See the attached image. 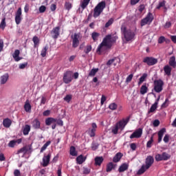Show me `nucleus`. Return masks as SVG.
Listing matches in <instances>:
<instances>
[{
    "instance_id": "f257e3e1",
    "label": "nucleus",
    "mask_w": 176,
    "mask_h": 176,
    "mask_svg": "<svg viewBox=\"0 0 176 176\" xmlns=\"http://www.w3.org/2000/svg\"><path fill=\"white\" fill-rule=\"evenodd\" d=\"M130 122V116L127 117L126 119H122V120L118 122L113 126L111 127V133L113 134H118L119 130H124V127L127 125V123Z\"/></svg>"
},
{
    "instance_id": "f03ea898",
    "label": "nucleus",
    "mask_w": 176,
    "mask_h": 176,
    "mask_svg": "<svg viewBox=\"0 0 176 176\" xmlns=\"http://www.w3.org/2000/svg\"><path fill=\"white\" fill-rule=\"evenodd\" d=\"M121 33L122 36H124V41L126 42H130L134 39L135 36V32H133L131 29H127L125 25L121 26Z\"/></svg>"
},
{
    "instance_id": "7ed1b4c3",
    "label": "nucleus",
    "mask_w": 176,
    "mask_h": 176,
    "mask_svg": "<svg viewBox=\"0 0 176 176\" xmlns=\"http://www.w3.org/2000/svg\"><path fill=\"white\" fill-rule=\"evenodd\" d=\"M155 162V159L149 155L146 158L145 165H142V167L138 170L137 174L138 175H142L146 170H149L152 167V164Z\"/></svg>"
},
{
    "instance_id": "20e7f679",
    "label": "nucleus",
    "mask_w": 176,
    "mask_h": 176,
    "mask_svg": "<svg viewBox=\"0 0 176 176\" xmlns=\"http://www.w3.org/2000/svg\"><path fill=\"white\" fill-rule=\"evenodd\" d=\"M107 8V3L105 1H100L94 9V17L97 19L101 14L102 12H104V9Z\"/></svg>"
},
{
    "instance_id": "39448f33",
    "label": "nucleus",
    "mask_w": 176,
    "mask_h": 176,
    "mask_svg": "<svg viewBox=\"0 0 176 176\" xmlns=\"http://www.w3.org/2000/svg\"><path fill=\"white\" fill-rule=\"evenodd\" d=\"M153 85V90L155 93H162L163 91V86H164V82L162 79L155 80Z\"/></svg>"
},
{
    "instance_id": "423d86ee",
    "label": "nucleus",
    "mask_w": 176,
    "mask_h": 176,
    "mask_svg": "<svg viewBox=\"0 0 176 176\" xmlns=\"http://www.w3.org/2000/svg\"><path fill=\"white\" fill-rule=\"evenodd\" d=\"M111 47H112V44L107 42H106V44H104L103 40L98 47L96 52L98 53V54H101L103 52H105L107 49H111Z\"/></svg>"
},
{
    "instance_id": "0eeeda50",
    "label": "nucleus",
    "mask_w": 176,
    "mask_h": 176,
    "mask_svg": "<svg viewBox=\"0 0 176 176\" xmlns=\"http://www.w3.org/2000/svg\"><path fill=\"white\" fill-rule=\"evenodd\" d=\"M118 36L116 35H107L104 38H103V43L104 45H107V43H111V45H112V43H115L116 42V41H118Z\"/></svg>"
},
{
    "instance_id": "6e6552de",
    "label": "nucleus",
    "mask_w": 176,
    "mask_h": 176,
    "mask_svg": "<svg viewBox=\"0 0 176 176\" xmlns=\"http://www.w3.org/2000/svg\"><path fill=\"white\" fill-rule=\"evenodd\" d=\"M143 63L148 65L149 67H151L152 65L157 64V58L152 56H146L143 59Z\"/></svg>"
},
{
    "instance_id": "1a4fd4ad",
    "label": "nucleus",
    "mask_w": 176,
    "mask_h": 176,
    "mask_svg": "<svg viewBox=\"0 0 176 176\" xmlns=\"http://www.w3.org/2000/svg\"><path fill=\"white\" fill-rule=\"evenodd\" d=\"M63 82L66 85L72 82V72L67 71L63 74Z\"/></svg>"
},
{
    "instance_id": "9d476101",
    "label": "nucleus",
    "mask_w": 176,
    "mask_h": 176,
    "mask_svg": "<svg viewBox=\"0 0 176 176\" xmlns=\"http://www.w3.org/2000/svg\"><path fill=\"white\" fill-rule=\"evenodd\" d=\"M141 137H142V129L139 128L129 136V138L133 140L134 138H141Z\"/></svg>"
},
{
    "instance_id": "9b49d317",
    "label": "nucleus",
    "mask_w": 176,
    "mask_h": 176,
    "mask_svg": "<svg viewBox=\"0 0 176 176\" xmlns=\"http://www.w3.org/2000/svg\"><path fill=\"white\" fill-rule=\"evenodd\" d=\"M72 47L76 49L79 46V34L75 33L74 36H72Z\"/></svg>"
},
{
    "instance_id": "f8f14e48",
    "label": "nucleus",
    "mask_w": 176,
    "mask_h": 176,
    "mask_svg": "<svg viewBox=\"0 0 176 176\" xmlns=\"http://www.w3.org/2000/svg\"><path fill=\"white\" fill-rule=\"evenodd\" d=\"M96 131H97V124H96V122H93L91 124V129H89L88 130L89 137H96Z\"/></svg>"
},
{
    "instance_id": "ddd939ff",
    "label": "nucleus",
    "mask_w": 176,
    "mask_h": 176,
    "mask_svg": "<svg viewBox=\"0 0 176 176\" xmlns=\"http://www.w3.org/2000/svg\"><path fill=\"white\" fill-rule=\"evenodd\" d=\"M32 148L30 146H25L17 151V154L19 155L20 153H23L24 155H25L27 153H31L32 152Z\"/></svg>"
},
{
    "instance_id": "4468645a",
    "label": "nucleus",
    "mask_w": 176,
    "mask_h": 176,
    "mask_svg": "<svg viewBox=\"0 0 176 176\" xmlns=\"http://www.w3.org/2000/svg\"><path fill=\"white\" fill-rule=\"evenodd\" d=\"M50 157H52V153H49L47 155H44L43 157V167H47L50 163Z\"/></svg>"
},
{
    "instance_id": "2eb2a0df",
    "label": "nucleus",
    "mask_w": 176,
    "mask_h": 176,
    "mask_svg": "<svg viewBox=\"0 0 176 176\" xmlns=\"http://www.w3.org/2000/svg\"><path fill=\"white\" fill-rule=\"evenodd\" d=\"M52 38L53 39H57L60 36V27H56L51 31Z\"/></svg>"
},
{
    "instance_id": "dca6fc26",
    "label": "nucleus",
    "mask_w": 176,
    "mask_h": 176,
    "mask_svg": "<svg viewBox=\"0 0 176 176\" xmlns=\"http://www.w3.org/2000/svg\"><path fill=\"white\" fill-rule=\"evenodd\" d=\"M21 8H18L16 14H15V23L17 25H19V24H20V23H21Z\"/></svg>"
},
{
    "instance_id": "f3484780",
    "label": "nucleus",
    "mask_w": 176,
    "mask_h": 176,
    "mask_svg": "<svg viewBox=\"0 0 176 176\" xmlns=\"http://www.w3.org/2000/svg\"><path fill=\"white\" fill-rule=\"evenodd\" d=\"M32 127L35 130H39L41 129V121L38 118L34 119L32 122Z\"/></svg>"
},
{
    "instance_id": "a211bd4d",
    "label": "nucleus",
    "mask_w": 176,
    "mask_h": 176,
    "mask_svg": "<svg viewBox=\"0 0 176 176\" xmlns=\"http://www.w3.org/2000/svg\"><path fill=\"white\" fill-rule=\"evenodd\" d=\"M3 127H6V129H9V127H10V126H12V120H10V118H5L3 120Z\"/></svg>"
},
{
    "instance_id": "6ab92c4d",
    "label": "nucleus",
    "mask_w": 176,
    "mask_h": 176,
    "mask_svg": "<svg viewBox=\"0 0 176 176\" xmlns=\"http://www.w3.org/2000/svg\"><path fill=\"white\" fill-rule=\"evenodd\" d=\"M86 157H84L83 155H80L76 157L77 164H83L86 162Z\"/></svg>"
},
{
    "instance_id": "aec40b11",
    "label": "nucleus",
    "mask_w": 176,
    "mask_h": 176,
    "mask_svg": "<svg viewBox=\"0 0 176 176\" xmlns=\"http://www.w3.org/2000/svg\"><path fill=\"white\" fill-rule=\"evenodd\" d=\"M116 168V164H114L113 162H109L107 164L106 171L107 173H111L112 170H115Z\"/></svg>"
},
{
    "instance_id": "412c9836",
    "label": "nucleus",
    "mask_w": 176,
    "mask_h": 176,
    "mask_svg": "<svg viewBox=\"0 0 176 176\" xmlns=\"http://www.w3.org/2000/svg\"><path fill=\"white\" fill-rule=\"evenodd\" d=\"M122 157H123V153H117L113 158V163H118V162H120V159H122Z\"/></svg>"
},
{
    "instance_id": "4be33fe9",
    "label": "nucleus",
    "mask_w": 176,
    "mask_h": 176,
    "mask_svg": "<svg viewBox=\"0 0 176 176\" xmlns=\"http://www.w3.org/2000/svg\"><path fill=\"white\" fill-rule=\"evenodd\" d=\"M19 56H20V50H16L14 51V54H12V57L16 62L20 61V60H21L23 58Z\"/></svg>"
},
{
    "instance_id": "5701e85b",
    "label": "nucleus",
    "mask_w": 176,
    "mask_h": 176,
    "mask_svg": "<svg viewBox=\"0 0 176 176\" xmlns=\"http://www.w3.org/2000/svg\"><path fill=\"white\" fill-rule=\"evenodd\" d=\"M21 139H18L16 140H11L10 141V142L8 143V146L10 148H14V146H16V144H21Z\"/></svg>"
},
{
    "instance_id": "b1692460",
    "label": "nucleus",
    "mask_w": 176,
    "mask_h": 176,
    "mask_svg": "<svg viewBox=\"0 0 176 176\" xmlns=\"http://www.w3.org/2000/svg\"><path fill=\"white\" fill-rule=\"evenodd\" d=\"M22 131L23 135H28V134H30V131H31V126L29 124H25L23 128Z\"/></svg>"
},
{
    "instance_id": "393cba45",
    "label": "nucleus",
    "mask_w": 176,
    "mask_h": 176,
    "mask_svg": "<svg viewBox=\"0 0 176 176\" xmlns=\"http://www.w3.org/2000/svg\"><path fill=\"white\" fill-rule=\"evenodd\" d=\"M9 79V74L6 73L1 76L0 83L1 85H5Z\"/></svg>"
},
{
    "instance_id": "a878e982",
    "label": "nucleus",
    "mask_w": 176,
    "mask_h": 176,
    "mask_svg": "<svg viewBox=\"0 0 176 176\" xmlns=\"http://www.w3.org/2000/svg\"><path fill=\"white\" fill-rule=\"evenodd\" d=\"M95 166H101L104 162V157H96L94 159Z\"/></svg>"
},
{
    "instance_id": "bb28decb",
    "label": "nucleus",
    "mask_w": 176,
    "mask_h": 176,
    "mask_svg": "<svg viewBox=\"0 0 176 176\" xmlns=\"http://www.w3.org/2000/svg\"><path fill=\"white\" fill-rule=\"evenodd\" d=\"M164 133H166V128H162L158 132V142H162V140L163 139V135H164Z\"/></svg>"
},
{
    "instance_id": "cd10ccee",
    "label": "nucleus",
    "mask_w": 176,
    "mask_h": 176,
    "mask_svg": "<svg viewBox=\"0 0 176 176\" xmlns=\"http://www.w3.org/2000/svg\"><path fill=\"white\" fill-rule=\"evenodd\" d=\"M57 122V119H55L54 118H47L45 120V124L46 126H50V124H53L54 123H56Z\"/></svg>"
},
{
    "instance_id": "c85d7f7f",
    "label": "nucleus",
    "mask_w": 176,
    "mask_h": 176,
    "mask_svg": "<svg viewBox=\"0 0 176 176\" xmlns=\"http://www.w3.org/2000/svg\"><path fill=\"white\" fill-rule=\"evenodd\" d=\"M129 170V164L124 163L118 168L119 173H124V171Z\"/></svg>"
},
{
    "instance_id": "c756f323",
    "label": "nucleus",
    "mask_w": 176,
    "mask_h": 176,
    "mask_svg": "<svg viewBox=\"0 0 176 176\" xmlns=\"http://www.w3.org/2000/svg\"><path fill=\"white\" fill-rule=\"evenodd\" d=\"M31 104H30V100H27L25 102V105H24V109L25 111V112H28L29 113H30L31 112Z\"/></svg>"
},
{
    "instance_id": "7c9ffc66",
    "label": "nucleus",
    "mask_w": 176,
    "mask_h": 176,
    "mask_svg": "<svg viewBox=\"0 0 176 176\" xmlns=\"http://www.w3.org/2000/svg\"><path fill=\"white\" fill-rule=\"evenodd\" d=\"M164 71L167 76H170L171 75L172 69L171 67H170L168 65L164 67Z\"/></svg>"
},
{
    "instance_id": "2f4dec72",
    "label": "nucleus",
    "mask_w": 176,
    "mask_h": 176,
    "mask_svg": "<svg viewBox=\"0 0 176 176\" xmlns=\"http://www.w3.org/2000/svg\"><path fill=\"white\" fill-rule=\"evenodd\" d=\"M168 64L170 67H173V68H175L176 61H175V56H171L170 58Z\"/></svg>"
},
{
    "instance_id": "473e14b6",
    "label": "nucleus",
    "mask_w": 176,
    "mask_h": 176,
    "mask_svg": "<svg viewBox=\"0 0 176 176\" xmlns=\"http://www.w3.org/2000/svg\"><path fill=\"white\" fill-rule=\"evenodd\" d=\"M146 78H148V74L145 73L143 74L139 79V82L138 83V86H141V85H142V82H145V79H146Z\"/></svg>"
},
{
    "instance_id": "72a5a7b5",
    "label": "nucleus",
    "mask_w": 176,
    "mask_h": 176,
    "mask_svg": "<svg viewBox=\"0 0 176 176\" xmlns=\"http://www.w3.org/2000/svg\"><path fill=\"white\" fill-rule=\"evenodd\" d=\"M100 33L97 32H94L91 34V38L94 41V42H97V41H98V38H100Z\"/></svg>"
},
{
    "instance_id": "f704fd0d",
    "label": "nucleus",
    "mask_w": 176,
    "mask_h": 176,
    "mask_svg": "<svg viewBox=\"0 0 176 176\" xmlns=\"http://www.w3.org/2000/svg\"><path fill=\"white\" fill-rule=\"evenodd\" d=\"M157 109V103H154L151 105L150 109L148 111V115L150 113H153Z\"/></svg>"
},
{
    "instance_id": "c9c22d12",
    "label": "nucleus",
    "mask_w": 176,
    "mask_h": 176,
    "mask_svg": "<svg viewBox=\"0 0 176 176\" xmlns=\"http://www.w3.org/2000/svg\"><path fill=\"white\" fill-rule=\"evenodd\" d=\"M148 93V87H146V84H144L141 87H140V94H146Z\"/></svg>"
},
{
    "instance_id": "e433bc0d",
    "label": "nucleus",
    "mask_w": 176,
    "mask_h": 176,
    "mask_svg": "<svg viewBox=\"0 0 176 176\" xmlns=\"http://www.w3.org/2000/svg\"><path fill=\"white\" fill-rule=\"evenodd\" d=\"M90 3V0H83L80 3V7L82 10H85V8H87V6Z\"/></svg>"
},
{
    "instance_id": "4c0bfd02",
    "label": "nucleus",
    "mask_w": 176,
    "mask_h": 176,
    "mask_svg": "<svg viewBox=\"0 0 176 176\" xmlns=\"http://www.w3.org/2000/svg\"><path fill=\"white\" fill-rule=\"evenodd\" d=\"M32 41L34 43V47H36L39 45V38L37 36H34L32 38Z\"/></svg>"
},
{
    "instance_id": "58836bf2",
    "label": "nucleus",
    "mask_w": 176,
    "mask_h": 176,
    "mask_svg": "<svg viewBox=\"0 0 176 176\" xmlns=\"http://www.w3.org/2000/svg\"><path fill=\"white\" fill-rule=\"evenodd\" d=\"M69 152H70V155L72 156H78V152L76 151V148H75V146H72L70 147Z\"/></svg>"
},
{
    "instance_id": "ea45409f",
    "label": "nucleus",
    "mask_w": 176,
    "mask_h": 176,
    "mask_svg": "<svg viewBox=\"0 0 176 176\" xmlns=\"http://www.w3.org/2000/svg\"><path fill=\"white\" fill-rule=\"evenodd\" d=\"M146 19L148 20V23H151L153 21L155 18L153 17V14L151 12H148L146 16Z\"/></svg>"
},
{
    "instance_id": "a19ab883",
    "label": "nucleus",
    "mask_w": 176,
    "mask_h": 176,
    "mask_svg": "<svg viewBox=\"0 0 176 176\" xmlns=\"http://www.w3.org/2000/svg\"><path fill=\"white\" fill-rule=\"evenodd\" d=\"M52 144L51 141H47L41 148V153H43L44 151H46L47 148Z\"/></svg>"
},
{
    "instance_id": "79ce46f5",
    "label": "nucleus",
    "mask_w": 176,
    "mask_h": 176,
    "mask_svg": "<svg viewBox=\"0 0 176 176\" xmlns=\"http://www.w3.org/2000/svg\"><path fill=\"white\" fill-rule=\"evenodd\" d=\"M65 9L69 12V10L72 9V3H71L69 1H66L65 3Z\"/></svg>"
},
{
    "instance_id": "37998d69",
    "label": "nucleus",
    "mask_w": 176,
    "mask_h": 176,
    "mask_svg": "<svg viewBox=\"0 0 176 176\" xmlns=\"http://www.w3.org/2000/svg\"><path fill=\"white\" fill-rule=\"evenodd\" d=\"M48 49H49V47H47V45L43 47V49L41 50V57H46V54L47 53Z\"/></svg>"
},
{
    "instance_id": "c03bdc74",
    "label": "nucleus",
    "mask_w": 176,
    "mask_h": 176,
    "mask_svg": "<svg viewBox=\"0 0 176 176\" xmlns=\"http://www.w3.org/2000/svg\"><path fill=\"white\" fill-rule=\"evenodd\" d=\"M162 160H168L170 157H171V155H170L168 153L164 152L162 153Z\"/></svg>"
},
{
    "instance_id": "a18cd8bd",
    "label": "nucleus",
    "mask_w": 176,
    "mask_h": 176,
    "mask_svg": "<svg viewBox=\"0 0 176 176\" xmlns=\"http://www.w3.org/2000/svg\"><path fill=\"white\" fill-rule=\"evenodd\" d=\"M168 105H170V100L168 98H166L164 102L161 105V108H167Z\"/></svg>"
},
{
    "instance_id": "49530a36",
    "label": "nucleus",
    "mask_w": 176,
    "mask_h": 176,
    "mask_svg": "<svg viewBox=\"0 0 176 176\" xmlns=\"http://www.w3.org/2000/svg\"><path fill=\"white\" fill-rule=\"evenodd\" d=\"M98 71V68L92 69L89 73V76H96V74H97Z\"/></svg>"
},
{
    "instance_id": "de8ad7c7",
    "label": "nucleus",
    "mask_w": 176,
    "mask_h": 176,
    "mask_svg": "<svg viewBox=\"0 0 176 176\" xmlns=\"http://www.w3.org/2000/svg\"><path fill=\"white\" fill-rule=\"evenodd\" d=\"M113 24V19L111 18L104 25L105 28H108L110 27V25H112Z\"/></svg>"
},
{
    "instance_id": "09e8293b",
    "label": "nucleus",
    "mask_w": 176,
    "mask_h": 176,
    "mask_svg": "<svg viewBox=\"0 0 176 176\" xmlns=\"http://www.w3.org/2000/svg\"><path fill=\"white\" fill-rule=\"evenodd\" d=\"M6 18L3 19L1 23H0V28H1V30H5V27H6Z\"/></svg>"
},
{
    "instance_id": "8fccbe9b",
    "label": "nucleus",
    "mask_w": 176,
    "mask_h": 176,
    "mask_svg": "<svg viewBox=\"0 0 176 176\" xmlns=\"http://www.w3.org/2000/svg\"><path fill=\"white\" fill-rule=\"evenodd\" d=\"M109 108L111 111H115L118 108V104H116V103H115V102L111 103V104H109Z\"/></svg>"
},
{
    "instance_id": "3c124183",
    "label": "nucleus",
    "mask_w": 176,
    "mask_h": 176,
    "mask_svg": "<svg viewBox=\"0 0 176 176\" xmlns=\"http://www.w3.org/2000/svg\"><path fill=\"white\" fill-rule=\"evenodd\" d=\"M99 145L100 144H98V143L92 142L91 146L92 151H97V149H98Z\"/></svg>"
},
{
    "instance_id": "603ef678",
    "label": "nucleus",
    "mask_w": 176,
    "mask_h": 176,
    "mask_svg": "<svg viewBox=\"0 0 176 176\" xmlns=\"http://www.w3.org/2000/svg\"><path fill=\"white\" fill-rule=\"evenodd\" d=\"M152 144H153V136H151L150 140L147 142L146 143L147 148H152Z\"/></svg>"
},
{
    "instance_id": "864d4df0",
    "label": "nucleus",
    "mask_w": 176,
    "mask_h": 176,
    "mask_svg": "<svg viewBox=\"0 0 176 176\" xmlns=\"http://www.w3.org/2000/svg\"><path fill=\"white\" fill-rule=\"evenodd\" d=\"M91 49H92L91 45H87L85 50H84L85 54H89V53H90Z\"/></svg>"
},
{
    "instance_id": "5fc2aeb1",
    "label": "nucleus",
    "mask_w": 176,
    "mask_h": 176,
    "mask_svg": "<svg viewBox=\"0 0 176 176\" xmlns=\"http://www.w3.org/2000/svg\"><path fill=\"white\" fill-rule=\"evenodd\" d=\"M133 76H134V75L133 74H129L126 78V83H130V82H131V80H133Z\"/></svg>"
},
{
    "instance_id": "6e6d98bb",
    "label": "nucleus",
    "mask_w": 176,
    "mask_h": 176,
    "mask_svg": "<svg viewBox=\"0 0 176 176\" xmlns=\"http://www.w3.org/2000/svg\"><path fill=\"white\" fill-rule=\"evenodd\" d=\"M64 101H66V102H70L71 100H72V95H67L64 98Z\"/></svg>"
},
{
    "instance_id": "4d7b16f0",
    "label": "nucleus",
    "mask_w": 176,
    "mask_h": 176,
    "mask_svg": "<svg viewBox=\"0 0 176 176\" xmlns=\"http://www.w3.org/2000/svg\"><path fill=\"white\" fill-rule=\"evenodd\" d=\"M155 160H156V162H162L163 160L162 155L157 154L155 155Z\"/></svg>"
},
{
    "instance_id": "13d9d810",
    "label": "nucleus",
    "mask_w": 176,
    "mask_h": 176,
    "mask_svg": "<svg viewBox=\"0 0 176 176\" xmlns=\"http://www.w3.org/2000/svg\"><path fill=\"white\" fill-rule=\"evenodd\" d=\"M148 23H149V21H148V19L145 17L141 21V26L144 27V25H146Z\"/></svg>"
},
{
    "instance_id": "bf43d9fd",
    "label": "nucleus",
    "mask_w": 176,
    "mask_h": 176,
    "mask_svg": "<svg viewBox=\"0 0 176 176\" xmlns=\"http://www.w3.org/2000/svg\"><path fill=\"white\" fill-rule=\"evenodd\" d=\"M38 10H39V13H45V12H46V6H40Z\"/></svg>"
},
{
    "instance_id": "052dcab7",
    "label": "nucleus",
    "mask_w": 176,
    "mask_h": 176,
    "mask_svg": "<svg viewBox=\"0 0 176 176\" xmlns=\"http://www.w3.org/2000/svg\"><path fill=\"white\" fill-rule=\"evenodd\" d=\"M166 41V37L161 36L159 38H158V43H163L164 42Z\"/></svg>"
},
{
    "instance_id": "680f3d73",
    "label": "nucleus",
    "mask_w": 176,
    "mask_h": 176,
    "mask_svg": "<svg viewBox=\"0 0 176 176\" xmlns=\"http://www.w3.org/2000/svg\"><path fill=\"white\" fill-rule=\"evenodd\" d=\"M168 141H170V135L166 134L165 135L164 138V142L167 144V142H168Z\"/></svg>"
},
{
    "instance_id": "e2e57ef3",
    "label": "nucleus",
    "mask_w": 176,
    "mask_h": 176,
    "mask_svg": "<svg viewBox=\"0 0 176 176\" xmlns=\"http://www.w3.org/2000/svg\"><path fill=\"white\" fill-rule=\"evenodd\" d=\"M83 174H85V175H88V174H90V171H91V169L90 168H83Z\"/></svg>"
},
{
    "instance_id": "0e129e2a",
    "label": "nucleus",
    "mask_w": 176,
    "mask_h": 176,
    "mask_svg": "<svg viewBox=\"0 0 176 176\" xmlns=\"http://www.w3.org/2000/svg\"><path fill=\"white\" fill-rule=\"evenodd\" d=\"M171 25H172L171 22L167 21V22H166L165 25H164V28H165V30H167V28H170V27H171Z\"/></svg>"
},
{
    "instance_id": "69168bd1",
    "label": "nucleus",
    "mask_w": 176,
    "mask_h": 176,
    "mask_svg": "<svg viewBox=\"0 0 176 176\" xmlns=\"http://www.w3.org/2000/svg\"><path fill=\"white\" fill-rule=\"evenodd\" d=\"M130 148L132 151H135V149H137V144L135 143H131L130 144Z\"/></svg>"
},
{
    "instance_id": "338daca9",
    "label": "nucleus",
    "mask_w": 176,
    "mask_h": 176,
    "mask_svg": "<svg viewBox=\"0 0 176 176\" xmlns=\"http://www.w3.org/2000/svg\"><path fill=\"white\" fill-rule=\"evenodd\" d=\"M138 2H140V0H131V5L132 6H134L137 5V3H138Z\"/></svg>"
},
{
    "instance_id": "774afa93",
    "label": "nucleus",
    "mask_w": 176,
    "mask_h": 176,
    "mask_svg": "<svg viewBox=\"0 0 176 176\" xmlns=\"http://www.w3.org/2000/svg\"><path fill=\"white\" fill-rule=\"evenodd\" d=\"M14 176H20L21 175V173H20V170H19V169H16L14 171Z\"/></svg>"
}]
</instances>
